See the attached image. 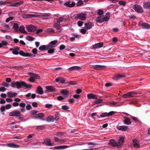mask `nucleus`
Segmentation results:
<instances>
[{
	"instance_id": "6e6552de",
	"label": "nucleus",
	"mask_w": 150,
	"mask_h": 150,
	"mask_svg": "<svg viewBox=\"0 0 150 150\" xmlns=\"http://www.w3.org/2000/svg\"><path fill=\"white\" fill-rule=\"evenodd\" d=\"M19 54L21 55L24 57H33L35 56L32 54H30L28 53H25L22 50L20 51Z\"/></svg>"
},
{
	"instance_id": "f8f14e48",
	"label": "nucleus",
	"mask_w": 150,
	"mask_h": 150,
	"mask_svg": "<svg viewBox=\"0 0 150 150\" xmlns=\"http://www.w3.org/2000/svg\"><path fill=\"white\" fill-rule=\"evenodd\" d=\"M64 6L69 7H73L75 5V3L74 1H73L71 3V1H68L67 2H65L64 4Z\"/></svg>"
},
{
	"instance_id": "e433bc0d",
	"label": "nucleus",
	"mask_w": 150,
	"mask_h": 150,
	"mask_svg": "<svg viewBox=\"0 0 150 150\" xmlns=\"http://www.w3.org/2000/svg\"><path fill=\"white\" fill-rule=\"evenodd\" d=\"M13 28L16 32H17L19 29L18 25L16 23H14L13 25Z\"/></svg>"
},
{
	"instance_id": "680f3d73",
	"label": "nucleus",
	"mask_w": 150,
	"mask_h": 150,
	"mask_svg": "<svg viewBox=\"0 0 150 150\" xmlns=\"http://www.w3.org/2000/svg\"><path fill=\"white\" fill-rule=\"evenodd\" d=\"M1 85L6 87H8L9 86L8 83L5 82L2 83H1Z\"/></svg>"
},
{
	"instance_id": "aec40b11",
	"label": "nucleus",
	"mask_w": 150,
	"mask_h": 150,
	"mask_svg": "<svg viewBox=\"0 0 150 150\" xmlns=\"http://www.w3.org/2000/svg\"><path fill=\"white\" fill-rule=\"evenodd\" d=\"M124 120H123L124 123L126 125H129L131 124L132 122L130 119L126 117H124Z\"/></svg>"
},
{
	"instance_id": "4468645a",
	"label": "nucleus",
	"mask_w": 150,
	"mask_h": 150,
	"mask_svg": "<svg viewBox=\"0 0 150 150\" xmlns=\"http://www.w3.org/2000/svg\"><path fill=\"white\" fill-rule=\"evenodd\" d=\"M24 2L23 1H21L18 2H15L13 4H10V6L18 7L23 4Z\"/></svg>"
},
{
	"instance_id": "49530a36",
	"label": "nucleus",
	"mask_w": 150,
	"mask_h": 150,
	"mask_svg": "<svg viewBox=\"0 0 150 150\" xmlns=\"http://www.w3.org/2000/svg\"><path fill=\"white\" fill-rule=\"evenodd\" d=\"M83 4V2L81 0L78 1L76 3L77 6H80L82 5Z\"/></svg>"
},
{
	"instance_id": "0e129e2a",
	"label": "nucleus",
	"mask_w": 150,
	"mask_h": 150,
	"mask_svg": "<svg viewBox=\"0 0 150 150\" xmlns=\"http://www.w3.org/2000/svg\"><path fill=\"white\" fill-rule=\"evenodd\" d=\"M83 22L82 21H79L77 22V24L79 27L81 26L83 24Z\"/></svg>"
},
{
	"instance_id": "c85d7f7f",
	"label": "nucleus",
	"mask_w": 150,
	"mask_h": 150,
	"mask_svg": "<svg viewBox=\"0 0 150 150\" xmlns=\"http://www.w3.org/2000/svg\"><path fill=\"white\" fill-rule=\"evenodd\" d=\"M37 91L39 94L42 95L43 94L44 91L43 89L40 86H38L37 89Z\"/></svg>"
},
{
	"instance_id": "dca6fc26",
	"label": "nucleus",
	"mask_w": 150,
	"mask_h": 150,
	"mask_svg": "<svg viewBox=\"0 0 150 150\" xmlns=\"http://www.w3.org/2000/svg\"><path fill=\"white\" fill-rule=\"evenodd\" d=\"M42 144H45L47 146H53V144L51 143V140L49 139H45L42 142Z\"/></svg>"
},
{
	"instance_id": "de8ad7c7",
	"label": "nucleus",
	"mask_w": 150,
	"mask_h": 150,
	"mask_svg": "<svg viewBox=\"0 0 150 150\" xmlns=\"http://www.w3.org/2000/svg\"><path fill=\"white\" fill-rule=\"evenodd\" d=\"M69 108V107L66 105L62 106V109L64 110H67Z\"/></svg>"
},
{
	"instance_id": "8fccbe9b",
	"label": "nucleus",
	"mask_w": 150,
	"mask_h": 150,
	"mask_svg": "<svg viewBox=\"0 0 150 150\" xmlns=\"http://www.w3.org/2000/svg\"><path fill=\"white\" fill-rule=\"evenodd\" d=\"M47 51V52L49 54H52L54 52V51L55 49L54 48L53 49H49Z\"/></svg>"
},
{
	"instance_id": "5701e85b",
	"label": "nucleus",
	"mask_w": 150,
	"mask_h": 150,
	"mask_svg": "<svg viewBox=\"0 0 150 150\" xmlns=\"http://www.w3.org/2000/svg\"><path fill=\"white\" fill-rule=\"evenodd\" d=\"M81 69V68L79 66H74L71 67L68 69L69 71H71L73 70H79Z\"/></svg>"
},
{
	"instance_id": "6e6d98bb",
	"label": "nucleus",
	"mask_w": 150,
	"mask_h": 150,
	"mask_svg": "<svg viewBox=\"0 0 150 150\" xmlns=\"http://www.w3.org/2000/svg\"><path fill=\"white\" fill-rule=\"evenodd\" d=\"M63 18L62 17H60L57 20V22L58 23L60 24V23L63 21Z\"/></svg>"
},
{
	"instance_id": "f704fd0d",
	"label": "nucleus",
	"mask_w": 150,
	"mask_h": 150,
	"mask_svg": "<svg viewBox=\"0 0 150 150\" xmlns=\"http://www.w3.org/2000/svg\"><path fill=\"white\" fill-rule=\"evenodd\" d=\"M36 15L29 14H25L23 15V17L25 18H29L32 17H35Z\"/></svg>"
},
{
	"instance_id": "2eb2a0df",
	"label": "nucleus",
	"mask_w": 150,
	"mask_h": 150,
	"mask_svg": "<svg viewBox=\"0 0 150 150\" xmlns=\"http://www.w3.org/2000/svg\"><path fill=\"white\" fill-rule=\"evenodd\" d=\"M117 128L119 130L125 131L129 129V127L127 126H120L117 127Z\"/></svg>"
},
{
	"instance_id": "4be33fe9",
	"label": "nucleus",
	"mask_w": 150,
	"mask_h": 150,
	"mask_svg": "<svg viewBox=\"0 0 150 150\" xmlns=\"http://www.w3.org/2000/svg\"><path fill=\"white\" fill-rule=\"evenodd\" d=\"M125 138L123 137H120L119 140L117 144L118 146V147L119 148L123 144L124 142Z\"/></svg>"
},
{
	"instance_id": "4d7b16f0",
	"label": "nucleus",
	"mask_w": 150,
	"mask_h": 150,
	"mask_svg": "<svg viewBox=\"0 0 150 150\" xmlns=\"http://www.w3.org/2000/svg\"><path fill=\"white\" fill-rule=\"evenodd\" d=\"M119 4L120 5L125 6L126 5V3L125 1H120L119 2Z\"/></svg>"
},
{
	"instance_id": "c756f323",
	"label": "nucleus",
	"mask_w": 150,
	"mask_h": 150,
	"mask_svg": "<svg viewBox=\"0 0 150 150\" xmlns=\"http://www.w3.org/2000/svg\"><path fill=\"white\" fill-rule=\"evenodd\" d=\"M141 25L143 28L150 29V25L147 23H143Z\"/></svg>"
},
{
	"instance_id": "69168bd1",
	"label": "nucleus",
	"mask_w": 150,
	"mask_h": 150,
	"mask_svg": "<svg viewBox=\"0 0 150 150\" xmlns=\"http://www.w3.org/2000/svg\"><path fill=\"white\" fill-rule=\"evenodd\" d=\"M50 13H44L43 14H42L41 16L42 17H48L50 16Z\"/></svg>"
},
{
	"instance_id": "4c0bfd02",
	"label": "nucleus",
	"mask_w": 150,
	"mask_h": 150,
	"mask_svg": "<svg viewBox=\"0 0 150 150\" xmlns=\"http://www.w3.org/2000/svg\"><path fill=\"white\" fill-rule=\"evenodd\" d=\"M54 27L56 28L57 30H59L61 28V26H60V24L58 23H54Z\"/></svg>"
},
{
	"instance_id": "473e14b6",
	"label": "nucleus",
	"mask_w": 150,
	"mask_h": 150,
	"mask_svg": "<svg viewBox=\"0 0 150 150\" xmlns=\"http://www.w3.org/2000/svg\"><path fill=\"white\" fill-rule=\"evenodd\" d=\"M61 93L63 94L65 96H64L65 98H67L68 97V96H67L68 93H69V91L63 89L61 91Z\"/></svg>"
},
{
	"instance_id": "1a4fd4ad",
	"label": "nucleus",
	"mask_w": 150,
	"mask_h": 150,
	"mask_svg": "<svg viewBox=\"0 0 150 150\" xmlns=\"http://www.w3.org/2000/svg\"><path fill=\"white\" fill-rule=\"evenodd\" d=\"M26 28L28 31L29 32H33L36 30V27L32 25H27Z\"/></svg>"
},
{
	"instance_id": "ea45409f",
	"label": "nucleus",
	"mask_w": 150,
	"mask_h": 150,
	"mask_svg": "<svg viewBox=\"0 0 150 150\" xmlns=\"http://www.w3.org/2000/svg\"><path fill=\"white\" fill-rule=\"evenodd\" d=\"M39 50L42 51L46 50H47V46H46L45 45H42L40 47H39Z\"/></svg>"
},
{
	"instance_id": "2f4dec72",
	"label": "nucleus",
	"mask_w": 150,
	"mask_h": 150,
	"mask_svg": "<svg viewBox=\"0 0 150 150\" xmlns=\"http://www.w3.org/2000/svg\"><path fill=\"white\" fill-rule=\"evenodd\" d=\"M68 147V146L67 145L61 146H56L54 148L55 149H65Z\"/></svg>"
},
{
	"instance_id": "09e8293b",
	"label": "nucleus",
	"mask_w": 150,
	"mask_h": 150,
	"mask_svg": "<svg viewBox=\"0 0 150 150\" xmlns=\"http://www.w3.org/2000/svg\"><path fill=\"white\" fill-rule=\"evenodd\" d=\"M46 31L49 33H54V30L51 28H48L46 29Z\"/></svg>"
},
{
	"instance_id": "39448f33",
	"label": "nucleus",
	"mask_w": 150,
	"mask_h": 150,
	"mask_svg": "<svg viewBox=\"0 0 150 150\" xmlns=\"http://www.w3.org/2000/svg\"><path fill=\"white\" fill-rule=\"evenodd\" d=\"M57 42V40H56L51 42L49 45H47V49L48 50L49 49H52V48L55 47V45Z\"/></svg>"
},
{
	"instance_id": "c9c22d12",
	"label": "nucleus",
	"mask_w": 150,
	"mask_h": 150,
	"mask_svg": "<svg viewBox=\"0 0 150 150\" xmlns=\"http://www.w3.org/2000/svg\"><path fill=\"white\" fill-rule=\"evenodd\" d=\"M92 23L89 22L88 23H85V25L87 29H89L91 28L92 27Z\"/></svg>"
},
{
	"instance_id": "bb28decb",
	"label": "nucleus",
	"mask_w": 150,
	"mask_h": 150,
	"mask_svg": "<svg viewBox=\"0 0 150 150\" xmlns=\"http://www.w3.org/2000/svg\"><path fill=\"white\" fill-rule=\"evenodd\" d=\"M55 81L57 82H58L59 81H60V83H65V80L64 79L63 77H59L56 78L55 79Z\"/></svg>"
},
{
	"instance_id": "052dcab7",
	"label": "nucleus",
	"mask_w": 150,
	"mask_h": 150,
	"mask_svg": "<svg viewBox=\"0 0 150 150\" xmlns=\"http://www.w3.org/2000/svg\"><path fill=\"white\" fill-rule=\"evenodd\" d=\"M1 43L2 44V46H6L8 44L7 42L5 40H3L1 41Z\"/></svg>"
},
{
	"instance_id": "7ed1b4c3",
	"label": "nucleus",
	"mask_w": 150,
	"mask_h": 150,
	"mask_svg": "<svg viewBox=\"0 0 150 150\" xmlns=\"http://www.w3.org/2000/svg\"><path fill=\"white\" fill-rule=\"evenodd\" d=\"M137 94V93L135 91L129 92L123 94L122 97L124 98H128L134 97Z\"/></svg>"
},
{
	"instance_id": "423d86ee",
	"label": "nucleus",
	"mask_w": 150,
	"mask_h": 150,
	"mask_svg": "<svg viewBox=\"0 0 150 150\" xmlns=\"http://www.w3.org/2000/svg\"><path fill=\"white\" fill-rule=\"evenodd\" d=\"M86 14L84 13H80L77 14L75 18L76 19H79L80 20L84 21L86 19Z\"/></svg>"
},
{
	"instance_id": "603ef678",
	"label": "nucleus",
	"mask_w": 150,
	"mask_h": 150,
	"mask_svg": "<svg viewBox=\"0 0 150 150\" xmlns=\"http://www.w3.org/2000/svg\"><path fill=\"white\" fill-rule=\"evenodd\" d=\"M38 112V111L35 110H32L30 112V113L32 115H35L36 114H37L36 113Z\"/></svg>"
},
{
	"instance_id": "ddd939ff",
	"label": "nucleus",
	"mask_w": 150,
	"mask_h": 150,
	"mask_svg": "<svg viewBox=\"0 0 150 150\" xmlns=\"http://www.w3.org/2000/svg\"><path fill=\"white\" fill-rule=\"evenodd\" d=\"M108 144L110 145L113 147L117 146V147L119 148L118 147L117 143L113 139H111L110 140Z\"/></svg>"
},
{
	"instance_id": "13d9d810",
	"label": "nucleus",
	"mask_w": 150,
	"mask_h": 150,
	"mask_svg": "<svg viewBox=\"0 0 150 150\" xmlns=\"http://www.w3.org/2000/svg\"><path fill=\"white\" fill-rule=\"evenodd\" d=\"M13 17H10L7 18L6 20V23L10 21L13 20Z\"/></svg>"
},
{
	"instance_id": "a211bd4d",
	"label": "nucleus",
	"mask_w": 150,
	"mask_h": 150,
	"mask_svg": "<svg viewBox=\"0 0 150 150\" xmlns=\"http://www.w3.org/2000/svg\"><path fill=\"white\" fill-rule=\"evenodd\" d=\"M28 74L30 75V77H32L35 79H35H38L40 78L38 74H35L34 73L32 72H29Z\"/></svg>"
},
{
	"instance_id": "e2e57ef3",
	"label": "nucleus",
	"mask_w": 150,
	"mask_h": 150,
	"mask_svg": "<svg viewBox=\"0 0 150 150\" xmlns=\"http://www.w3.org/2000/svg\"><path fill=\"white\" fill-rule=\"evenodd\" d=\"M5 107L6 109H8L11 108V105L10 104H7L5 106Z\"/></svg>"
},
{
	"instance_id": "864d4df0",
	"label": "nucleus",
	"mask_w": 150,
	"mask_h": 150,
	"mask_svg": "<svg viewBox=\"0 0 150 150\" xmlns=\"http://www.w3.org/2000/svg\"><path fill=\"white\" fill-rule=\"evenodd\" d=\"M100 116L101 117H108V113L107 112H104L102 113Z\"/></svg>"
},
{
	"instance_id": "7c9ffc66",
	"label": "nucleus",
	"mask_w": 150,
	"mask_h": 150,
	"mask_svg": "<svg viewBox=\"0 0 150 150\" xmlns=\"http://www.w3.org/2000/svg\"><path fill=\"white\" fill-rule=\"evenodd\" d=\"M19 30L20 33L24 34H27V33L25 30V28L23 26H21L19 28Z\"/></svg>"
},
{
	"instance_id": "79ce46f5",
	"label": "nucleus",
	"mask_w": 150,
	"mask_h": 150,
	"mask_svg": "<svg viewBox=\"0 0 150 150\" xmlns=\"http://www.w3.org/2000/svg\"><path fill=\"white\" fill-rule=\"evenodd\" d=\"M26 39L29 41H32L35 39V38L33 37L30 36H27L26 37Z\"/></svg>"
},
{
	"instance_id": "774afa93",
	"label": "nucleus",
	"mask_w": 150,
	"mask_h": 150,
	"mask_svg": "<svg viewBox=\"0 0 150 150\" xmlns=\"http://www.w3.org/2000/svg\"><path fill=\"white\" fill-rule=\"evenodd\" d=\"M32 106L34 107H38V104L36 102H33L32 103Z\"/></svg>"
},
{
	"instance_id": "b1692460",
	"label": "nucleus",
	"mask_w": 150,
	"mask_h": 150,
	"mask_svg": "<svg viewBox=\"0 0 150 150\" xmlns=\"http://www.w3.org/2000/svg\"><path fill=\"white\" fill-rule=\"evenodd\" d=\"M103 44V42H99L94 45L93 47V48L96 49L102 47Z\"/></svg>"
},
{
	"instance_id": "f257e3e1",
	"label": "nucleus",
	"mask_w": 150,
	"mask_h": 150,
	"mask_svg": "<svg viewBox=\"0 0 150 150\" xmlns=\"http://www.w3.org/2000/svg\"><path fill=\"white\" fill-rule=\"evenodd\" d=\"M11 85L12 87L15 88L16 86V88L18 89L21 88L22 87H25L26 88H30L32 87V85L27 84L25 82L23 81L12 82Z\"/></svg>"
},
{
	"instance_id": "412c9836",
	"label": "nucleus",
	"mask_w": 150,
	"mask_h": 150,
	"mask_svg": "<svg viewBox=\"0 0 150 150\" xmlns=\"http://www.w3.org/2000/svg\"><path fill=\"white\" fill-rule=\"evenodd\" d=\"M126 76L124 74H117L115 76L114 78L117 79H120L125 77Z\"/></svg>"
},
{
	"instance_id": "bf43d9fd",
	"label": "nucleus",
	"mask_w": 150,
	"mask_h": 150,
	"mask_svg": "<svg viewBox=\"0 0 150 150\" xmlns=\"http://www.w3.org/2000/svg\"><path fill=\"white\" fill-rule=\"evenodd\" d=\"M66 133L65 132H57V136H63L64 134Z\"/></svg>"
},
{
	"instance_id": "9b49d317",
	"label": "nucleus",
	"mask_w": 150,
	"mask_h": 150,
	"mask_svg": "<svg viewBox=\"0 0 150 150\" xmlns=\"http://www.w3.org/2000/svg\"><path fill=\"white\" fill-rule=\"evenodd\" d=\"M93 69L96 70H103L106 68V67L104 65H93L92 67Z\"/></svg>"
},
{
	"instance_id": "72a5a7b5",
	"label": "nucleus",
	"mask_w": 150,
	"mask_h": 150,
	"mask_svg": "<svg viewBox=\"0 0 150 150\" xmlns=\"http://www.w3.org/2000/svg\"><path fill=\"white\" fill-rule=\"evenodd\" d=\"M46 120L48 122H53L54 121V118L53 116H50L47 117Z\"/></svg>"
},
{
	"instance_id": "f3484780",
	"label": "nucleus",
	"mask_w": 150,
	"mask_h": 150,
	"mask_svg": "<svg viewBox=\"0 0 150 150\" xmlns=\"http://www.w3.org/2000/svg\"><path fill=\"white\" fill-rule=\"evenodd\" d=\"M44 116V114L43 113L40 112L36 114L33 116V117L36 119H42Z\"/></svg>"
},
{
	"instance_id": "58836bf2",
	"label": "nucleus",
	"mask_w": 150,
	"mask_h": 150,
	"mask_svg": "<svg viewBox=\"0 0 150 150\" xmlns=\"http://www.w3.org/2000/svg\"><path fill=\"white\" fill-rule=\"evenodd\" d=\"M8 146L13 148H18L19 147V145L12 143H9L8 144Z\"/></svg>"
},
{
	"instance_id": "a18cd8bd",
	"label": "nucleus",
	"mask_w": 150,
	"mask_h": 150,
	"mask_svg": "<svg viewBox=\"0 0 150 150\" xmlns=\"http://www.w3.org/2000/svg\"><path fill=\"white\" fill-rule=\"evenodd\" d=\"M102 100L101 99H98L95 100L94 103L96 104H98L102 103Z\"/></svg>"
},
{
	"instance_id": "5fc2aeb1",
	"label": "nucleus",
	"mask_w": 150,
	"mask_h": 150,
	"mask_svg": "<svg viewBox=\"0 0 150 150\" xmlns=\"http://www.w3.org/2000/svg\"><path fill=\"white\" fill-rule=\"evenodd\" d=\"M67 83H69L71 85H74L76 84L75 82L74 81H68L67 82H65V84H66Z\"/></svg>"
},
{
	"instance_id": "6ab92c4d",
	"label": "nucleus",
	"mask_w": 150,
	"mask_h": 150,
	"mask_svg": "<svg viewBox=\"0 0 150 150\" xmlns=\"http://www.w3.org/2000/svg\"><path fill=\"white\" fill-rule=\"evenodd\" d=\"M133 146L136 148H139L140 146L139 144V141L136 139H134L133 140Z\"/></svg>"
},
{
	"instance_id": "c03bdc74",
	"label": "nucleus",
	"mask_w": 150,
	"mask_h": 150,
	"mask_svg": "<svg viewBox=\"0 0 150 150\" xmlns=\"http://www.w3.org/2000/svg\"><path fill=\"white\" fill-rule=\"evenodd\" d=\"M104 12L101 9H99L97 11V14L100 16L102 15L103 13Z\"/></svg>"
},
{
	"instance_id": "37998d69",
	"label": "nucleus",
	"mask_w": 150,
	"mask_h": 150,
	"mask_svg": "<svg viewBox=\"0 0 150 150\" xmlns=\"http://www.w3.org/2000/svg\"><path fill=\"white\" fill-rule=\"evenodd\" d=\"M131 117L133 120L135 121L136 122H138L139 123H141V122L137 118L135 117H133L132 116Z\"/></svg>"
},
{
	"instance_id": "cd10ccee",
	"label": "nucleus",
	"mask_w": 150,
	"mask_h": 150,
	"mask_svg": "<svg viewBox=\"0 0 150 150\" xmlns=\"http://www.w3.org/2000/svg\"><path fill=\"white\" fill-rule=\"evenodd\" d=\"M7 94L8 96L11 98L16 97L17 95V93H13L12 92H8Z\"/></svg>"
},
{
	"instance_id": "3c124183",
	"label": "nucleus",
	"mask_w": 150,
	"mask_h": 150,
	"mask_svg": "<svg viewBox=\"0 0 150 150\" xmlns=\"http://www.w3.org/2000/svg\"><path fill=\"white\" fill-rule=\"evenodd\" d=\"M7 4H10V3H9L7 2L6 1H4L2 0H1L0 1V5H5Z\"/></svg>"
},
{
	"instance_id": "20e7f679",
	"label": "nucleus",
	"mask_w": 150,
	"mask_h": 150,
	"mask_svg": "<svg viewBox=\"0 0 150 150\" xmlns=\"http://www.w3.org/2000/svg\"><path fill=\"white\" fill-rule=\"evenodd\" d=\"M133 8L137 12L142 13L143 11V9L140 5L136 4L133 6Z\"/></svg>"
},
{
	"instance_id": "338daca9",
	"label": "nucleus",
	"mask_w": 150,
	"mask_h": 150,
	"mask_svg": "<svg viewBox=\"0 0 150 150\" xmlns=\"http://www.w3.org/2000/svg\"><path fill=\"white\" fill-rule=\"evenodd\" d=\"M115 113L113 111L110 112L109 113H108V117L109 116H112L114 115Z\"/></svg>"
},
{
	"instance_id": "9d476101",
	"label": "nucleus",
	"mask_w": 150,
	"mask_h": 150,
	"mask_svg": "<svg viewBox=\"0 0 150 150\" xmlns=\"http://www.w3.org/2000/svg\"><path fill=\"white\" fill-rule=\"evenodd\" d=\"M21 115V114L20 112L18 111H12L9 114V116H10L19 117Z\"/></svg>"
},
{
	"instance_id": "393cba45",
	"label": "nucleus",
	"mask_w": 150,
	"mask_h": 150,
	"mask_svg": "<svg viewBox=\"0 0 150 150\" xmlns=\"http://www.w3.org/2000/svg\"><path fill=\"white\" fill-rule=\"evenodd\" d=\"M143 7L144 9H150V1H146L144 3Z\"/></svg>"
},
{
	"instance_id": "0eeeda50",
	"label": "nucleus",
	"mask_w": 150,
	"mask_h": 150,
	"mask_svg": "<svg viewBox=\"0 0 150 150\" xmlns=\"http://www.w3.org/2000/svg\"><path fill=\"white\" fill-rule=\"evenodd\" d=\"M45 88L47 90L45 91V93H47L49 92H54L56 91V89L52 86H47L45 87Z\"/></svg>"
},
{
	"instance_id": "f03ea898",
	"label": "nucleus",
	"mask_w": 150,
	"mask_h": 150,
	"mask_svg": "<svg viewBox=\"0 0 150 150\" xmlns=\"http://www.w3.org/2000/svg\"><path fill=\"white\" fill-rule=\"evenodd\" d=\"M110 13L109 12L107 13L105 16H101L98 17L96 19V21L97 22L101 23L104 22L108 21L110 18Z\"/></svg>"
},
{
	"instance_id": "a19ab883",
	"label": "nucleus",
	"mask_w": 150,
	"mask_h": 150,
	"mask_svg": "<svg viewBox=\"0 0 150 150\" xmlns=\"http://www.w3.org/2000/svg\"><path fill=\"white\" fill-rule=\"evenodd\" d=\"M45 128V127L42 125L36 126L35 127V129L38 130H42L44 129Z\"/></svg>"
},
{
	"instance_id": "a878e982",
	"label": "nucleus",
	"mask_w": 150,
	"mask_h": 150,
	"mask_svg": "<svg viewBox=\"0 0 150 150\" xmlns=\"http://www.w3.org/2000/svg\"><path fill=\"white\" fill-rule=\"evenodd\" d=\"M87 97L88 99H97L96 96L93 94L90 93L88 94L87 95Z\"/></svg>"
}]
</instances>
